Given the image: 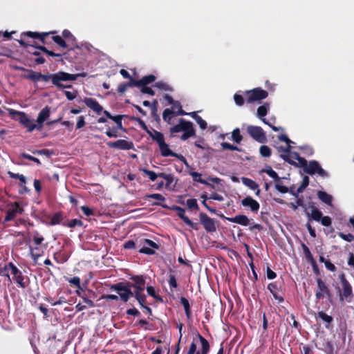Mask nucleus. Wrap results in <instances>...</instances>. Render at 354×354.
Returning a JSON list of instances; mask_svg holds the SVG:
<instances>
[{
  "mask_svg": "<svg viewBox=\"0 0 354 354\" xmlns=\"http://www.w3.org/2000/svg\"><path fill=\"white\" fill-rule=\"evenodd\" d=\"M342 291L340 292V299H346L350 301L352 297V287L345 279L344 275H341Z\"/></svg>",
  "mask_w": 354,
  "mask_h": 354,
  "instance_id": "nucleus-11",
  "label": "nucleus"
},
{
  "mask_svg": "<svg viewBox=\"0 0 354 354\" xmlns=\"http://www.w3.org/2000/svg\"><path fill=\"white\" fill-rule=\"evenodd\" d=\"M317 195H318L319 198L322 202H324V203L329 205H331L332 199H333L332 196L328 194L325 192H322V191L318 192Z\"/></svg>",
  "mask_w": 354,
  "mask_h": 354,
  "instance_id": "nucleus-24",
  "label": "nucleus"
},
{
  "mask_svg": "<svg viewBox=\"0 0 354 354\" xmlns=\"http://www.w3.org/2000/svg\"><path fill=\"white\" fill-rule=\"evenodd\" d=\"M64 93L66 95V98L68 100H74L77 97V92L76 91L71 92V91H66L64 92Z\"/></svg>",
  "mask_w": 354,
  "mask_h": 354,
  "instance_id": "nucleus-60",
  "label": "nucleus"
},
{
  "mask_svg": "<svg viewBox=\"0 0 354 354\" xmlns=\"http://www.w3.org/2000/svg\"><path fill=\"white\" fill-rule=\"evenodd\" d=\"M275 188L281 193H287L288 192V187L281 184L279 181H275Z\"/></svg>",
  "mask_w": 354,
  "mask_h": 354,
  "instance_id": "nucleus-42",
  "label": "nucleus"
},
{
  "mask_svg": "<svg viewBox=\"0 0 354 354\" xmlns=\"http://www.w3.org/2000/svg\"><path fill=\"white\" fill-rule=\"evenodd\" d=\"M11 274L12 276V279L15 280V281L21 286V287L24 288V278L21 274V272L17 268H11Z\"/></svg>",
  "mask_w": 354,
  "mask_h": 354,
  "instance_id": "nucleus-21",
  "label": "nucleus"
},
{
  "mask_svg": "<svg viewBox=\"0 0 354 354\" xmlns=\"http://www.w3.org/2000/svg\"><path fill=\"white\" fill-rule=\"evenodd\" d=\"M151 137L153 140L158 142V145L165 141L163 135L157 131H153V132L151 133Z\"/></svg>",
  "mask_w": 354,
  "mask_h": 354,
  "instance_id": "nucleus-28",
  "label": "nucleus"
},
{
  "mask_svg": "<svg viewBox=\"0 0 354 354\" xmlns=\"http://www.w3.org/2000/svg\"><path fill=\"white\" fill-rule=\"evenodd\" d=\"M135 297L137 299L138 301L139 302V304L142 306V307H145L144 306V304H145V296L141 293H139L138 292H135Z\"/></svg>",
  "mask_w": 354,
  "mask_h": 354,
  "instance_id": "nucleus-45",
  "label": "nucleus"
},
{
  "mask_svg": "<svg viewBox=\"0 0 354 354\" xmlns=\"http://www.w3.org/2000/svg\"><path fill=\"white\" fill-rule=\"evenodd\" d=\"M154 86L157 87L159 89L165 90V91H167V90L170 89L169 86L164 82H157V83H156Z\"/></svg>",
  "mask_w": 354,
  "mask_h": 354,
  "instance_id": "nucleus-56",
  "label": "nucleus"
},
{
  "mask_svg": "<svg viewBox=\"0 0 354 354\" xmlns=\"http://www.w3.org/2000/svg\"><path fill=\"white\" fill-rule=\"evenodd\" d=\"M136 283L135 285H144L145 280L141 276H135L131 278Z\"/></svg>",
  "mask_w": 354,
  "mask_h": 354,
  "instance_id": "nucleus-58",
  "label": "nucleus"
},
{
  "mask_svg": "<svg viewBox=\"0 0 354 354\" xmlns=\"http://www.w3.org/2000/svg\"><path fill=\"white\" fill-rule=\"evenodd\" d=\"M181 131L184 132L180 137L183 140H186L189 138L195 135L192 123L189 121H186L184 119H180L179 122L170 129L171 134Z\"/></svg>",
  "mask_w": 354,
  "mask_h": 354,
  "instance_id": "nucleus-1",
  "label": "nucleus"
},
{
  "mask_svg": "<svg viewBox=\"0 0 354 354\" xmlns=\"http://www.w3.org/2000/svg\"><path fill=\"white\" fill-rule=\"evenodd\" d=\"M109 147L123 150H128L133 147V143L125 140H118L115 142H109Z\"/></svg>",
  "mask_w": 354,
  "mask_h": 354,
  "instance_id": "nucleus-16",
  "label": "nucleus"
},
{
  "mask_svg": "<svg viewBox=\"0 0 354 354\" xmlns=\"http://www.w3.org/2000/svg\"><path fill=\"white\" fill-rule=\"evenodd\" d=\"M228 220L234 223H237L243 226L250 225L249 218L245 215H237L232 218H228Z\"/></svg>",
  "mask_w": 354,
  "mask_h": 354,
  "instance_id": "nucleus-19",
  "label": "nucleus"
},
{
  "mask_svg": "<svg viewBox=\"0 0 354 354\" xmlns=\"http://www.w3.org/2000/svg\"><path fill=\"white\" fill-rule=\"evenodd\" d=\"M68 225L69 227H74L76 225L82 226V222L80 220L72 219L71 221H70Z\"/></svg>",
  "mask_w": 354,
  "mask_h": 354,
  "instance_id": "nucleus-61",
  "label": "nucleus"
},
{
  "mask_svg": "<svg viewBox=\"0 0 354 354\" xmlns=\"http://www.w3.org/2000/svg\"><path fill=\"white\" fill-rule=\"evenodd\" d=\"M309 184V178L308 176H304L302 180V183L299 187L297 189V193L302 192L305 188Z\"/></svg>",
  "mask_w": 354,
  "mask_h": 354,
  "instance_id": "nucleus-36",
  "label": "nucleus"
},
{
  "mask_svg": "<svg viewBox=\"0 0 354 354\" xmlns=\"http://www.w3.org/2000/svg\"><path fill=\"white\" fill-rule=\"evenodd\" d=\"M320 221L324 226L328 227L331 225V218L328 216H322Z\"/></svg>",
  "mask_w": 354,
  "mask_h": 354,
  "instance_id": "nucleus-54",
  "label": "nucleus"
},
{
  "mask_svg": "<svg viewBox=\"0 0 354 354\" xmlns=\"http://www.w3.org/2000/svg\"><path fill=\"white\" fill-rule=\"evenodd\" d=\"M247 131L253 139L259 142L262 143L266 140V134L260 127L249 125L247 127Z\"/></svg>",
  "mask_w": 354,
  "mask_h": 354,
  "instance_id": "nucleus-10",
  "label": "nucleus"
},
{
  "mask_svg": "<svg viewBox=\"0 0 354 354\" xmlns=\"http://www.w3.org/2000/svg\"><path fill=\"white\" fill-rule=\"evenodd\" d=\"M241 181H242L243 184L244 185H245L246 187H249L250 189H251L252 190H256L255 194L257 196L259 195L260 189H259V185L256 182H254V180H252L250 178H245V177L241 178Z\"/></svg>",
  "mask_w": 354,
  "mask_h": 354,
  "instance_id": "nucleus-20",
  "label": "nucleus"
},
{
  "mask_svg": "<svg viewBox=\"0 0 354 354\" xmlns=\"http://www.w3.org/2000/svg\"><path fill=\"white\" fill-rule=\"evenodd\" d=\"M290 148H288L287 150H284V153L280 154V157L290 164L304 165L306 160L301 158L297 153L290 151Z\"/></svg>",
  "mask_w": 354,
  "mask_h": 354,
  "instance_id": "nucleus-6",
  "label": "nucleus"
},
{
  "mask_svg": "<svg viewBox=\"0 0 354 354\" xmlns=\"http://www.w3.org/2000/svg\"><path fill=\"white\" fill-rule=\"evenodd\" d=\"M24 35L30 37H32V38H41V39H43V37L44 36H46L48 35V33H43L42 35H39V33L36 32H24Z\"/></svg>",
  "mask_w": 354,
  "mask_h": 354,
  "instance_id": "nucleus-41",
  "label": "nucleus"
},
{
  "mask_svg": "<svg viewBox=\"0 0 354 354\" xmlns=\"http://www.w3.org/2000/svg\"><path fill=\"white\" fill-rule=\"evenodd\" d=\"M245 95L248 103H254L266 99L268 97V93L266 91L261 89V88H256L246 91L245 92Z\"/></svg>",
  "mask_w": 354,
  "mask_h": 354,
  "instance_id": "nucleus-4",
  "label": "nucleus"
},
{
  "mask_svg": "<svg viewBox=\"0 0 354 354\" xmlns=\"http://www.w3.org/2000/svg\"><path fill=\"white\" fill-rule=\"evenodd\" d=\"M318 316L320 319H322L323 321H324L327 323H330L333 320L332 317L328 315L327 314H326L324 312H319L318 313Z\"/></svg>",
  "mask_w": 354,
  "mask_h": 354,
  "instance_id": "nucleus-44",
  "label": "nucleus"
},
{
  "mask_svg": "<svg viewBox=\"0 0 354 354\" xmlns=\"http://www.w3.org/2000/svg\"><path fill=\"white\" fill-rule=\"evenodd\" d=\"M11 113H15L19 116V120L20 123L24 125L29 132L32 131L35 129L38 130L36 122H35L34 120L29 118L25 113L15 111H12Z\"/></svg>",
  "mask_w": 354,
  "mask_h": 354,
  "instance_id": "nucleus-7",
  "label": "nucleus"
},
{
  "mask_svg": "<svg viewBox=\"0 0 354 354\" xmlns=\"http://www.w3.org/2000/svg\"><path fill=\"white\" fill-rule=\"evenodd\" d=\"M187 206L191 209H198V206L196 199H188L186 202Z\"/></svg>",
  "mask_w": 354,
  "mask_h": 354,
  "instance_id": "nucleus-37",
  "label": "nucleus"
},
{
  "mask_svg": "<svg viewBox=\"0 0 354 354\" xmlns=\"http://www.w3.org/2000/svg\"><path fill=\"white\" fill-rule=\"evenodd\" d=\"M243 207H250L252 212H257L259 209V203L251 196H247L241 201Z\"/></svg>",
  "mask_w": 354,
  "mask_h": 354,
  "instance_id": "nucleus-15",
  "label": "nucleus"
},
{
  "mask_svg": "<svg viewBox=\"0 0 354 354\" xmlns=\"http://www.w3.org/2000/svg\"><path fill=\"white\" fill-rule=\"evenodd\" d=\"M259 152L263 157H270L271 156V149L266 145L261 146Z\"/></svg>",
  "mask_w": 354,
  "mask_h": 354,
  "instance_id": "nucleus-32",
  "label": "nucleus"
},
{
  "mask_svg": "<svg viewBox=\"0 0 354 354\" xmlns=\"http://www.w3.org/2000/svg\"><path fill=\"white\" fill-rule=\"evenodd\" d=\"M161 155L162 156H173L175 153L172 152V151L169 149V145L164 141L158 145Z\"/></svg>",
  "mask_w": 354,
  "mask_h": 354,
  "instance_id": "nucleus-22",
  "label": "nucleus"
},
{
  "mask_svg": "<svg viewBox=\"0 0 354 354\" xmlns=\"http://www.w3.org/2000/svg\"><path fill=\"white\" fill-rule=\"evenodd\" d=\"M221 147L224 149H229L231 151H239V148L236 146H234L228 142H222Z\"/></svg>",
  "mask_w": 354,
  "mask_h": 354,
  "instance_id": "nucleus-46",
  "label": "nucleus"
},
{
  "mask_svg": "<svg viewBox=\"0 0 354 354\" xmlns=\"http://www.w3.org/2000/svg\"><path fill=\"white\" fill-rule=\"evenodd\" d=\"M50 116V108L48 106H46L41 109V111L39 113L36 123L38 127V130L41 131L43 127V123L46 121Z\"/></svg>",
  "mask_w": 354,
  "mask_h": 354,
  "instance_id": "nucleus-14",
  "label": "nucleus"
},
{
  "mask_svg": "<svg viewBox=\"0 0 354 354\" xmlns=\"http://www.w3.org/2000/svg\"><path fill=\"white\" fill-rule=\"evenodd\" d=\"M40 77H41V73L34 72V71H30L29 75L27 76L28 78H29L35 82L40 81Z\"/></svg>",
  "mask_w": 354,
  "mask_h": 354,
  "instance_id": "nucleus-40",
  "label": "nucleus"
},
{
  "mask_svg": "<svg viewBox=\"0 0 354 354\" xmlns=\"http://www.w3.org/2000/svg\"><path fill=\"white\" fill-rule=\"evenodd\" d=\"M117 124V127L119 129H122V116L121 115H115L114 116V118L113 120Z\"/></svg>",
  "mask_w": 354,
  "mask_h": 354,
  "instance_id": "nucleus-62",
  "label": "nucleus"
},
{
  "mask_svg": "<svg viewBox=\"0 0 354 354\" xmlns=\"http://www.w3.org/2000/svg\"><path fill=\"white\" fill-rule=\"evenodd\" d=\"M146 198H153V199L160 201H165L164 196H162L160 194H152L147 195V196H146Z\"/></svg>",
  "mask_w": 354,
  "mask_h": 354,
  "instance_id": "nucleus-48",
  "label": "nucleus"
},
{
  "mask_svg": "<svg viewBox=\"0 0 354 354\" xmlns=\"http://www.w3.org/2000/svg\"><path fill=\"white\" fill-rule=\"evenodd\" d=\"M339 236L341 237L342 239L346 241H348V242H351L354 239V236L353 234H345L342 232H339L338 234Z\"/></svg>",
  "mask_w": 354,
  "mask_h": 354,
  "instance_id": "nucleus-47",
  "label": "nucleus"
},
{
  "mask_svg": "<svg viewBox=\"0 0 354 354\" xmlns=\"http://www.w3.org/2000/svg\"><path fill=\"white\" fill-rule=\"evenodd\" d=\"M201 223L207 231L214 232L216 230L214 221L211 218L203 216L201 217Z\"/></svg>",
  "mask_w": 354,
  "mask_h": 354,
  "instance_id": "nucleus-18",
  "label": "nucleus"
},
{
  "mask_svg": "<svg viewBox=\"0 0 354 354\" xmlns=\"http://www.w3.org/2000/svg\"><path fill=\"white\" fill-rule=\"evenodd\" d=\"M182 220L189 227L194 228V229H197V224L196 223H193L187 216H185Z\"/></svg>",
  "mask_w": 354,
  "mask_h": 354,
  "instance_id": "nucleus-52",
  "label": "nucleus"
},
{
  "mask_svg": "<svg viewBox=\"0 0 354 354\" xmlns=\"http://www.w3.org/2000/svg\"><path fill=\"white\" fill-rule=\"evenodd\" d=\"M24 209L20 207L17 203L12 204L7 212L6 216L5 218L6 221H9L15 218L18 214H22Z\"/></svg>",
  "mask_w": 354,
  "mask_h": 354,
  "instance_id": "nucleus-13",
  "label": "nucleus"
},
{
  "mask_svg": "<svg viewBox=\"0 0 354 354\" xmlns=\"http://www.w3.org/2000/svg\"><path fill=\"white\" fill-rule=\"evenodd\" d=\"M232 139L236 143L241 142L242 140V136L240 133L239 129L236 128L232 132Z\"/></svg>",
  "mask_w": 354,
  "mask_h": 354,
  "instance_id": "nucleus-29",
  "label": "nucleus"
},
{
  "mask_svg": "<svg viewBox=\"0 0 354 354\" xmlns=\"http://www.w3.org/2000/svg\"><path fill=\"white\" fill-rule=\"evenodd\" d=\"M318 291L328 294V289L325 283L320 279L317 280Z\"/></svg>",
  "mask_w": 354,
  "mask_h": 354,
  "instance_id": "nucleus-31",
  "label": "nucleus"
},
{
  "mask_svg": "<svg viewBox=\"0 0 354 354\" xmlns=\"http://www.w3.org/2000/svg\"><path fill=\"white\" fill-rule=\"evenodd\" d=\"M10 176L13 178L19 179L22 183H26V178L24 175L9 172Z\"/></svg>",
  "mask_w": 354,
  "mask_h": 354,
  "instance_id": "nucleus-49",
  "label": "nucleus"
},
{
  "mask_svg": "<svg viewBox=\"0 0 354 354\" xmlns=\"http://www.w3.org/2000/svg\"><path fill=\"white\" fill-rule=\"evenodd\" d=\"M209 349L208 342L200 334L191 343L187 354H207Z\"/></svg>",
  "mask_w": 354,
  "mask_h": 354,
  "instance_id": "nucleus-2",
  "label": "nucleus"
},
{
  "mask_svg": "<svg viewBox=\"0 0 354 354\" xmlns=\"http://www.w3.org/2000/svg\"><path fill=\"white\" fill-rule=\"evenodd\" d=\"M189 174L193 178V180L194 181L209 186L212 189H214V187L213 185H210L207 180H205L201 178V174L200 173L196 171H189Z\"/></svg>",
  "mask_w": 354,
  "mask_h": 354,
  "instance_id": "nucleus-23",
  "label": "nucleus"
},
{
  "mask_svg": "<svg viewBox=\"0 0 354 354\" xmlns=\"http://www.w3.org/2000/svg\"><path fill=\"white\" fill-rule=\"evenodd\" d=\"M311 217L316 221H320L322 217V213L317 208L313 207L311 211Z\"/></svg>",
  "mask_w": 354,
  "mask_h": 354,
  "instance_id": "nucleus-30",
  "label": "nucleus"
},
{
  "mask_svg": "<svg viewBox=\"0 0 354 354\" xmlns=\"http://www.w3.org/2000/svg\"><path fill=\"white\" fill-rule=\"evenodd\" d=\"M53 41L57 44L59 46L65 48L67 47V45L66 42L64 41V39L60 36H54L53 37Z\"/></svg>",
  "mask_w": 354,
  "mask_h": 354,
  "instance_id": "nucleus-38",
  "label": "nucleus"
},
{
  "mask_svg": "<svg viewBox=\"0 0 354 354\" xmlns=\"http://www.w3.org/2000/svg\"><path fill=\"white\" fill-rule=\"evenodd\" d=\"M158 248L157 245L152 241L147 239H140L138 247V252L140 253L153 254H154V249Z\"/></svg>",
  "mask_w": 354,
  "mask_h": 354,
  "instance_id": "nucleus-9",
  "label": "nucleus"
},
{
  "mask_svg": "<svg viewBox=\"0 0 354 354\" xmlns=\"http://www.w3.org/2000/svg\"><path fill=\"white\" fill-rule=\"evenodd\" d=\"M174 114V112L169 109H166L162 113V118L165 122H167L168 123L170 122V120L172 118V115Z\"/></svg>",
  "mask_w": 354,
  "mask_h": 354,
  "instance_id": "nucleus-34",
  "label": "nucleus"
},
{
  "mask_svg": "<svg viewBox=\"0 0 354 354\" xmlns=\"http://www.w3.org/2000/svg\"><path fill=\"white\" fill-rule=\"evenodd\" d=\"M165 100L167 102V103L171 105V111L174 112V114L177 115H187V113L185 112L181 107L180 104L178 101H174L172 97L168 95L165 96Z\"/></svg>",
  "mask_w": 354,
  "mask_h": 354,
  "instance_id": "nucleus-12",
  "label": "nucleus"
},
{
  "mask_svg": "<svg viewBox=\"0 0 354 354\" xmlns=\"http://www.w3.org/2000/svg\"><path fill=\"white\" fill-rule=\"evenodd\" d=\"M269 109H270V106L267 103L264 104L262 106H260L257 109V116L259 118H261V120H262L263 118V117L267 115L268 111H269Z\"/></svg>",
  "mask_w": 354,
  "mask_h": 354,
  "instance_id": "nucleus-26",
  "label": "nucleus"
},
{
  "mask_svg": "<svg viewBox=\"0 0 354 354\" xmlns=\"http://www.w3.org/2000/svg\"><path fill=\"white\" fill-rule=\"evenodd\" d=\"M111 289L116 291L120 299L127 302L129 299L133 295V292L131 290L130 284H124L119 283L111 286Z\"/></svg>",
  "mask_w": 354,
  "mask_h": 354,
  "instance_id": "nucleus-5",
  "label": "nucleus"
},
{
  "mask_svg": "<svg viewBox=\"0 0 354 354\" xmlns=\"http://www.w3.org/2000/svg\"><path fill=\"white\" fill-rule=\"evenodd\" d=\"M261 172L266 173L270 177L274 179V181H279L280 178L270 167H268L261 170Z\"/></svg>",
  "mask_w": 354,
  "mask_h": 354,
  "instance_id": "nucleus-27",
  "label": "nucleus"
},
{
  "mask_svg": "<svg viewBox=\"0 0 354 354\" xmlns=\"http://www.w3.org/2000/svg\"><path fill=\"white\" fill-rule=\"evenodd\" d=\"M305 171L310 175L318 174L322 177L327 176V173L321 167L318 162L315 160L310 161L308 164L304 163Z\"/></svg>",
  "mask_w": 354,
  "mask_h": 354,
  "instance_id": "nucleus-8",
  "label": "nucleus"
},
{
  "mask_svg": "<svg viewBox=\"0 0 354 354\" xmlns=\"http://www.w3.org/2000/svg\"><path fill=\"white\" fill-rule=\"evenodd\" d=\"M84 77V73L70 74L66 72L59 71L53 74V84L59 88H64V82L75 81L78 77Z\"/></svg>",
  "mask_w": 354,
  "mask_h": 354,
  "instance_id": "nucleus-3",
  "label": "nucleus"
},
{
  "mask_svg": "<svg viewBox=\"0 0 354 354\" xmlns=\"http://www.w3.org/2000/svg\"><path fill=\"white\" fill-rule=\"evenodd\" d=\"M68 282L71 284H73V285L75 286L79 289L81 288V286H80V279L79 277H75L69 279Z\"/></svg>",
  "mask_w": 354,
  "mask_h": 354,
  "instance_id": "nucleus-53",
  "label": "nucleus"
},
{
  "mask_svg": "<svg viewBox=\"0 0 354 354\" xmlns=\"http://www.w3.org/2000/svg\"><path fill=\"white\" fill-rule=\"evenodd\" d=\"M139 243L140 240H136V241H129L124 243V247L126 249H138Z\"/></svg>",
  "mask_w": 354,
  "mask_h": 354,
  "instance_id": "nucleus-33",
  "label": "nucleus"
},
{
  "mask_svg": "<svg viewBox=\"0 0 354 354\" xmlns=\"http://www.w3.org/2000/svg\"><path fill=\"white\" fill-rule=\"evenodd\" d=\"M61 216L59 215V214H56L54 216H53V218H51L50 220V225H57V224H59L61 221Z\"/></svg>",
  "mask_w": 354,
  "mask_h": 354,
  "instance_id": "nucleus-59",
  "label": "nucleus"
},
{
  "mask_svg": "<svg viewBox=\"0 0 354 354\" xmlns=\"http://www.w3.org/2000/svg\"><path fill=\"white\" fill-rule=\"evenodd\" d=\"M83 102L88 108L98 114L103 110L102 106L95 99L86 97L84 99Z\"/></svg>",
  "mask_w": 354,
  "mask_h": 354,
  "instance_id": "nucleus-17",
  "label": "nucleus"
},
{
  "mask_svg": "<svg viewBox=\"0 0 354 354\" xmlns=\"http://www.w3.org/2000/svg\"><path fill=\"white\" fill-rule=\"evenodd\" d=\"M142 88H141V91L144 93H147V94H149L151 95H154V92L153 91V90L150 88V87H148V86H141Z\"/></svg>",
  "mask_w": 354,
  "mask_h": 354,
  "instance_id": "nucleus-64",
  "label": "nucleus"
},
{
  "mask_svg": "<svg viewBox=\"0 0 354 354\" xmlns=\"http://www.w3.org/2000/svg\"><path fill=\"white\" fill-rule=\"evenodd\" d=\"M181 303L184 306L185 313L187 316V317H189L190 316V310H189V305L188 301L185 298L181 299Z\"/></svg>",
  "mask_w": 354,
  "mask_h": 354,
  "instance_id": "nucleus-43",
  "label": "nucleus"
},
{
  "mask_svg": "<svg viewBox=\"0 0 354 354\" xmlns=\"http://www.w3.org/2000/svg\"><path fill=\"white\" fill-rule=\"evenodd\" d=\"M85 125V121L84 116H79L77 118V128L80 129L83 127Z\"/></svg>",
  "mask_w": 354,
  "mask_h": 354,
  "instance_id": "nucleus-63",
  "label": "nucleus"
},
{
  "mask_svg": "<svg viewBox=\"0 0 354 354\" xmlns=\"http://www.w3.org/2000/svg\"><path fill=\"white\" fill-rule=\"evenodd\" d=\"M234 100L236 105L242 106L244 103L243 97L237 93L234 96Z\"/></svg>",
  "mask_w": 354,
  "mask_h": 354,
  "instance_id": "nucleus-51",
  "label": "nucleus"
},
{
  "mask_svg": "<svg viewBox=\"0 0 354 354\" xmlns=\"http://www.w3.org/2000/svg\"><path fill=\"white\" fill-rule=\"evenodd\" d=\"M303 250H304V254H305L306 259L310 261H313V255H312L311 252H310L309 249L308 248V247L305 245H303Z\"/></svg>",
  "mask_w": 354,
  "mask_h": 354,
  "instance_id": "nucleus-50",
  "label": "nucleus"
},
{
  "mask_svg": "<svg viewBox=\"0 0 354 354\" xmlns=\"http://www.w3.org/2000/svg\"><path fill=\"white\" fill-rule=\"evenodd\" d=\"M142 171L148 176V177L151 181H155L158 177V174L153 171L143 169Z\"/></svg>",
  "mask_w": 354,
  "mask_h": 354,
  "instance_id": "nucleus-39",
  "label": "nucleus"
},
{
  "mask_svg": "<svg viewBox=\"0 0 354 354\" xmlns=\"http://www.w3.org/2000/svg\"><path fill=\"white\" fill-rule=\"evenodd\" d=\"M196 122L201 129H205L207 128V122L201 117L196 118Z\"/></svg>",
  "mask_w": 354,
  "mask_h": 354,
  "instance_id": "nucleus-57",
  "label": "nucleus"
},
{
  "mask_svg": "<svg viewBox=\"0 0 354 354\" xmlns=\"http://www.w3.org/2000/svg\"><path fill=\"white\" fill-rule=\"evenodd\" d=\"M140 80L141 86H145L155 80V77L152 75L143 77Z\"/></svg>",
  "mask_w": 354,
  "mask_h": 354,
  "instance_id": "nucleus-35",
  "label": "nucleus"
},
{
  "mask_svg": "<svg viewBox=\"0 0 354 354\" xmlns=\"http://www.w3.org/2000/svg\"><path fill=\"white\" fill-rule=\"evenodd\" d=\"M279 139L286 143V145H288V148H291V146L290 145V143H292V141L288 138L286 135L282 134L279 136Z\"/></svg>",
  "mask_w": 354,
  "mask_h": 354,
  "instance_id": "nucleus-55",
  "label": "nucleus"
},
{
  "mask_svg": "<svg viewBox=\"0 0 354 354\" xmlns=\"http://www.w3.org/2000/svg\"><path fill=\"white\" fill-rule=\"evenodd\" d=\"M11 268H16L12 263H9L5 265L3 269L1 270L0 273L3 276H6L8 278V280L10 281L12 276L11 274Z\"/></svg>",
  "mask_w": 354,
  "mask_h": 354,
  "instance_id": "nucleus-25",
  "label": "nucleus"
}]
</instances>
